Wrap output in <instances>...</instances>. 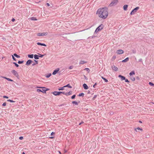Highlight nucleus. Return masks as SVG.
<instances>
[{"instance_id":"62","label":"nucleus","mask_w":154,"mask_h":154,"mask_svg":"<svg viewBox=\"0 0 154 154\" xmlns=\"http://www.w3.org/2000/svg\"><path fill=\"white\" fill-rule=\"evenodd\" d=\"M153 103L154 104V103Z\"/></svg>"},{"instance_id":"20","label":"nucleus","mask_w":154,"mask_h":154,"mask_svg":"<svg viewBox=\"0 0 154 154\" xmlns=\"http://www.w3.org/2000/svg\"><path fill=\"white\" fill-rule=\"evenodd\" d=\"M128 5H125L123 6V9L125 11H126L127 9V8H128Z\"/></svg>"},{"instance_id":"11","label":"nucleus","mask_w":154,"mask_h":154,"mask_svg":"<svg viewBox=\"0 0 154 154\" xmlns=\"http://www.w3.org/2000/svg\"><path fill=\"white\" fill-rule=\"evenodd\" d=\"M134 130L136 132H138L139 131H143V129L142 128H140L139 127H138L137 128H135L134 129Z\"/></svg>"},{"instance_id":"31","label":"nucleus","mask_w":154,"mask_h":154,"mask_svg":"<svg viewBox=\"0 0 154 154\" xmlns=\"http://www.w3.org/2000/svg\"><path fill=\"white\" fill-rule=\"evenodd\" d=\"M72 103L73 104H75L76 105H78V103L76 101H73L72 102Z\"/></svg>"},{"instance_id":"16","label":"nucleus","mask_w":154,"mask_h":154,"mask_svg":"<svg viewBox=\"0 0 154 154\" xmlns=\"http://www.w3.org/2000/svg\"><path fill=\"white\" fill-rule=\"evenodd\" d=\"M37 44L38 45H42V46H46V45L45 44H43V43H39V42H38L37 43Z\"/></svg>"},{"instance_id":"58","label":"nucleus","mask_w":154,"mask_h":154,"mask_svg":"<svg viewBox=\"0 0 154 154\" xmlns=\"http://www.w3.org/2000/svg\"><path fill=\"white\" fill-rule=\"evenodd\" d=\"M139 122L140 123H142V122L140 121H139Z\"/></svg>"},{"instance_id":"60","label":"nucleus","mask_w":154,"mask_h":154,"mask_svg":"<svg viewBox=\"0 0 154 154\" xmlns=\"http://www.w3.org/2000/svg\"><path fill=\"white\" fill-rule=\"evenodd\" d=\"M32 65H33V66H34V65H35V64H33Z\"/></svg>"},{"instance_id":"15","label":"nucleus","mask_w":154,"mask_h":154,"mask_svg":"<svg viewBox=\"0 0 154 154\" xmlns=\"http://www.w3.org/2000/svg\"><path fill=\"white\" fill-rule=\"evenodd\" d=\"M119 77L121 78V80H125V78L121 75H119Z\"/></svg>"},{"instance_id":"45","label":"nucleus","mask_w":154,"mask_h":154,"mask_svg":"<svg viewBox=\"0 0 154 154\" xmlns=\"http://www.w3.org/2000/svg\"><path fill=\"white\" fill-rule=\"evenodd\" d=\"M6 105V103H4L3 104H2V106H5Z\"/></svg>"},{"instance_id":"51","label":"nucleus","mask_w":154,"mask_h":154,"mask_svg":"<svg viewBox=\"0 0 154 154\" xmlns=\"http://www.w3.org/2000/svg\"><path fill=\"white\" fill-rule=\"evenodd\" d=\"M37 88H45L44 87H37Z\"/></svg>"},{"instance_id":"43","label":"nucleus","mask_w":154,"mask_h":154,"mask_svg":"<svg viewBox=\"0 0 154 154\" xmlns=\"http://www.w3.org/2000/svg\"><path fill=\"white\" fill-rule=\"evenodd\" d=\"M39 54L40 55V56H39L40 57H42L44 56V55H42L40 54Z\"/></svg>"},{"instance_id":"23","label":"nucleus","mask_w":154,"mask_h":154,"mask_svg":"<svg viewBox=\"0 0 154 154\" xmlns=\"http://www.w3.org/2000/svg\"><path fill=\"white\" fill-rule=\"evenodd\" d=\"M68 87V88H72V87L69 84H68L67 85L63 87Z\"/></svg>"},{"instance_id":"34","label":"nucleus","mask_w":154,"mask_h":154,"mask_svg":"<svg viewBox=\"0 0 154 154\" xmlns=\"http://www.w3.org/2000/svg\"><path fill=\"white\" fill-rule=\"evenodd\" d=\"M13 63L17 67H18L19 66V65L16 63L14 62Z\"/></svg>"},{"instance_id":"56","label":"nucleus","mask_w":154,"mask_h":154,"mask_svg":"<svg viewBox=\"0 0 154 154\" xmlns=\"http://www.w3.org/2000/svg\"><path fill=\"white\" fill-rule=\"evenodd\" d=\"M58 152L60 154H61V152L60 151H58Z\"/></svg>"},{"instance_id":"61","label":"nucleus","mask_w":154,"mask_h":154,"mask_svg":"<svg viewBox=\"0 0 154 154\" xmlns=\"http://www.w3.org/2000/svg\"><path fill=\"white\" fill-rule=\"evenodd\" d=\"M35 61H36V63H37V61H36V60H35Z\"/></svg>"},{"instance_id":"46","label":"nucleus","mask_w":154,"mask_h":154,"mask_svg":"<svg viewBox=\"0 0 154 154\" xmlns=\"http://www.w3.org/2000/svg\"><path fill=\"white\" fill-rule=\"evenodd\" d=\"M3 97L4 98H8V97L7 96H3Z\"/></svg>"},{"instance_id":"54","label":"nucleus","mask_w":154,"mask_h":154,"mask_svg":"<svg viewBox=\"0 0 154 154\" xmlns=\"http://www.w3.org/2000/svg\"><path fill=\"white\" fill-rule=\"evenodd\" d=\"M72 66H70V67H69V69H72Z\"/></svg>"},{"instance_id":"7","label":"nucleus","mask_w":154,"mask_h":154,"mask_svg":"<svg viewBox=\"0 0 154 154\" xmlns=\"http://www.w3.org/2000/svg\"><path fill=\"white\" fill-rule=\"evenodd\" d=\"M62 93V92H57L54 91L52 93V94L54 95H59Z\"/></svg>"},{"instance_id":"44","label":"nucleus","mask_w":154,"mask_h":154,"mask_svg":"<svg viewBox=\"0 0 154 154\" xmlns=\"http://www.w3.org/2000/svg\"><path fill=\"white\" fill-rule=\"evenodd\" d=\"M19 139L22 140L23 139V137H19Z\"/></svg>"},{"instance_id":"32","label":"nucleus","mask_w":154,"mask_h":154,"mask_svg":"<svg viewBox=\"0 0 154 154\" xmlns=\"http://www.w3.org/2000/svg\"><path fill=\"white\" fill-rule=\"evenodd\" d=\"M149 84L151 86H154V84L150 82H149Z\"/></svg>"},{"instance_id":"47","label":"nucleus","mask_w":154,"mask_h":154,"mask_svg":"<svg viewBox=\"0 0 154 154\" xmlns=\"http://www.w3.org/2000/svg\"><path fill=\"white\" fill-rule=\"evenodd\" d=\"M96 85H97V83H95V84L94 85H93V87H94V88H95V86H96Z\"/></svg>"},{"instance_id":"26","label":"nucleus","mask_w":154,"mask_h":154,"mask_svg":"<svg viewBox=\"0 0 154 154\" xmlns=\"http://www.w3.org/2000/svg\"><path fill=\"white\" fill-rule=\"evenodd\" d=\"M3 77L4 78L7 79L9 81H11V82H12V81H13L12 80V79H9V78H6V77Z\"/></svg>"},{"instance_id":"59","label":"nucleus","mask_w":154,"mask_h":154,"mask_svg":"<svg viewBox=\"0 0 154 154\" xmlns=\"http://www.w3.org/2000/svg\"><path fill=\"white\" fill-rule=\"evenodd\" d=\"M22 154H25V153L24 152H23L22 153Z\"/></svg>"},{"instance_id":"36","label":"nucleus","mask_w":154,"mask_h":154,"mask_svg":"<svg viewBox=\"0 0 154 154\" xmlns=\"http://www.w3.org/2000/svg\"><path fill=\"white\" fill-rule=\"evenodd\" d=\"M23 62V61H19L18 63L19 64H21V63H22Z\"/></svg>"},{"instance_id":"41","label":"nucleus","mask_w":154,"mask_h":154,"mask_svg":"<svg viewBox=\"0 0 154 154\" xmlns=\"http://www.w3.org/2000/svg\"><path fill=\"white\" fill-rule=\"evenodd\" d=\"M75 97V95H74L72 96L71 98L72 99H73Z\"/></svg>"},{"instance_id":"18","label":"nucleus","mask_w":154,"mask_h":154,"mask_svg":"<svg viewBox=\"0 0 154 154\" xmlns=\"http://www.w3.org/2000/svg\"><path fill=\"white\" fill-rule=\"evenodd\" d=\"M87 63L86 62L84 61V60H81L79 62V64H83L86 63Z\"/></svg>"},{"instance_id":"53","label":"nucleus","mask_w":154,"mask_h":154,"mask_svg":"<svg viewBox=\"0 0 154 154\" xmlns=\"http://www.w3.org/2000/svg\"><path fill=\"white\" fill-rule=\"evenodd\" d=\"M66 93H65V92H62V93H61V94H65Z\"/></svg>"},{"instance_id":"12","label":"nucleus","mask_w":154,"mask_h":154,"mask_svg":"<svg viewBox=\"0 0 154 154\" xmlns=\"http://www.w3.org/2000/svg\"><path fill=\"white\" fill-rule=\"evenodd\" d=\"M83 86L85 89L87 90L88 88V87L86 84H83Z\"/></svg>"},{"instance_id":"28","label":"nucleus","mask_w":154,"mask_h":154,"mask_svg":"<svg viewBox=\"0 0 154 154\" xmlns=\"http://www.w3.org/2000/svg\"><path fill=\"white\" fill-rule=\"evenodd\" d=\"M51 74L49 73V74H48L46 75L45 76L46 78H48L50 76H51Z\"/></svg>"},{"instance_id":"5","label":"nucleus","mask_w":154,"mask_h":154,"mask_svg":"<svg viewBox=\"0 0 154 154\" xmlns=\"http://www.w3.org/2000/svg\"><path fill=\"white\" fill-rule=\"evenodd\" d=\"M48 34V33L47 32H43V33H38L37 34V35L38 36H44Z\"/></svg>"},{"instance_id":"10","label":"nucleus","mask_w":154,"mask_h":154,"mask_svg":"<svg viewBox=\"0 0 154 154\" xmlns=\"http://www.w3.org/2000/svg\"><path fill=\"white\" fill-rule=\"evenodd\" d=\"M60 69L59 68H57L52 73V74L55 75L59 71Z\"/></svg>"},{"instance_id":"9","label":"nucleus","mask_w":154,"mask_h":154,"mask_svg":"<svg viewBox=\"0 0 154 154\" xmlns=\"http://www.w3.org/2000/svg\"><path fill=\"white\" fill-rule=\"evenodd\" d=\"M116 53L118 54H122L124 53V51L122 50H119L117 51Z\"/></svg>"},{"instance_id":"40","label":"nucleus","mask_w":154,"mask_h":154,"mask_svg":"<svg viewBox=\"0 0 154 154\" xmlns=\"http://www.w3.org/2000/svg\"><path fill=\"white\" fill-rule=\"evenodd\" d=\"M12 57L14 60L16 61V60L13 55H12Z\"/></svg>"},{"instance_id":"27","label":"nucleus","mask_w":154,"mask_h":154,"mask_svg":"<svg viewBox=\"0 0 154 154\" xmlns=\"http://www.w3.org/2000/svg\"><path fill=\"white\" fill-rule=\"evenodd\" d=\"M28 57L30 58H33V54H30V55H28Z\"/></svg>"},{"instance_id":"52","label":"nucleus","mask_w":154,"mask_h":154,"mask_svg":"<svg viewBox=\"0 0 154 154\" xmlns=\"http://www.w3.org/2000/svg\"><path fill=\"white\" fill-rule=\"evenodd\" d=\"M83 123V122H81V123L79 124V125H81L82 124V123Z\"/></svg>"},{"instance_id":"38","label":"nucleus","mask_w":154,"mask_h":154,"mask_svg":"<svg viewBox=\"0 0 154 154\" xmlns=\"http://www.w3.org/2000/svg\"><path fill=\"white\" fill-rule=\"evenodd\" d=\"M64 88L63 87H62V88H60L58 90L60 91V90H64Z\"/></svg>"},{"instance_id":"57","label":"nucleus","mask_w":154,"mask_h":154,"mask_svg":"<svg viewBox=\"0 0 154 154\" xmlns=\"http://www.w3.org/2000/svg\"><path fill=\"white\" fill-rule=\"evenodd\" d=\"M50 138H51V139H53L54 138V137H50Z\"/></svg>"},{"instance_id":"6","label":"nucleus","mask_w":154,"mask_h":154,"mask_svg":"<svg viewBox=\"0 0 154 154\" xmlns=\"http://www.w3.org/2000/svg\"><path fill=\"white\" fill-rule=\"evenodd\" d=\"M12 73L16 77L18 76V74L17 72L14 70H13L11 71Z\"/></svg>"},{"instance_id":"22","label":"nucleus","mask_w":154,"mask_h":154,"mask_svg":"<svg viewBox=\"0 0 154 154\" xmlns=\"http://www.w3.org/2000/svg\"><path fill=\"white\" fill-rule=\"evenodd\" d=\"M101 77L105 81V82H108V80L105 78L103 77V76H102Z\"/></svg>"},{"instance_id":"1","label":"nucleus","mask_w":154,"mask_h":154,"mask_svg":"<svg viewBox=\"0 0 154 154\" xmlns=\"http://www.w3.org/2000/svg\"><path fill=\"white\" fill-rule=\"evenodd\" d=\"M108 14L107 10L103 8L99 9L97 11V14L98 16L103 19H105L107 17Z\"/></svg>"},{"instance_id":"39","label":"nucleus","mask_w":154,"mask_h":154,"mask_svg":"<svg viewBox=\"0 0 154 154\" xmlns=\"http://www.w3.org/2000/svg\"><path fill=\"white\" fill-rule=\"evenodd\" d=\"M84 95V94L83 93H81V94H80L79 96L80 97V96H83V95Z\"/></svg>"},{"instance_id":"13","label":"nucleus","mask_w":154,"mask_h":154,"mask_svg":"<svg viewBox=\"0 0 154 154\" xmlns=\"http://www.w3.org/2000/svg\"><path fill=\"white\" fill-rule=\"evenodd\" d=\"M32 62V60H29L27 61V62L26 63V65H29Z\"/></svg>"},{"instance_id":"24","label":"nucleus","mask_w":154,"mask_h":154,"mask_svg":"<svg viewBox=\"0 0 154 154\" xmlns=\"http://www.w3.org/2000/svg\"><path fill=\"white\" fill-rule=\"evenodd\" d=\"M14 56L17 57V58H20V56L19 55H17L16 54H14Z\"/></svg>"},{"instance_id":"19","label":"nucleus","mask_w":154,"mask_h":154,"mask_svg":"<svg viewBox=\"0 0 154 154\" xmlns=\"http://www.w3.org/2000/svg\"><path fill=\"white\" fill-rule=\"evenodd\" d=\"M72 92L70 91L69 92H67V93H66L65 94V95L67 96V95H71L72 94Z\"/></svg>"},{"instance_id":"48","label":"nucleus","mask_w":154,"mask_h":154,"mask_svg":"<svg viewBox=\"0 0 154 154\" xmlns=\"http://www.w3.org/2000/svg\"><path fill=\"white\" fill-rule=\"evenodd\" d=\"M15 20L14 18L12 19L11 20L12 22H14L15 21Z\"/></svg>"},{"instance_id":"33","label":"nucleus","mask_w":154,"mask_h":154,"mask_svg":"<svg viewBox=\"0 0 154 154\" xmlns=\"http://www.w3.org/2000/svg\"><path fill=\"white\" fill-rule=\"evenodd\" d=\"M31 19L32 20H37L36 19V18H34L33 17H32L31 18Z\"/></svg>"},{"instance_id":"50","label":"nucleus","mask_w":154,"mask_h":154,"mask_svg":"<svg viewBox=\"0 0 154 154\" xmlns=\"http://www.w3.org/2000/svg\"><path fill=\"white\" fill-rule=\"evenodd\" d=\"M47 5L48 6H50V4L48 3H47Z\"/></svg>"},{"instance_id":"8","label":"nucleus","mask_w":154,"mask_h":154,"mask_svg":"<svg viewBox=\"0 0 154 154\" xmlns=\"http://www.w3.org/2000/svg\"><path fill=\"white\" fill-rule=\"evenodd\" d=\"M48 90V89H46H46H42V90H41L40 89H38L37 90V91L38 92H42L43 93H45L46 91H47Z\"/></svg>"},{"instance_id":"17","label":"nucleus","mask_w":154,"mask_h":154,"mask_svg":"<svg viewBox=\"0 0 154 154\" xmlns=\"http://www.w3.org/2000/svg\"><path fill=\"white\" fill-rule=\"evenodd\" d=\"M129 60V58L128 57H127L126 58H125V59L123 60L122 62H127Z\"/></svg>"},{"instance_id":"4","label":"nucleus","mask_w":154,"mask_h":154,"mask_svg":"<svg viewBox=\"0 0 154 154\" xmlns=\"http://www.w3.org/2000/svg\"><path fill=\"white\" fill-rule=\"evenodd\" d=\"M139 7H137L134 8L131 12V15L134 14H135V13L139 9Z\"/></svg>"},{"instance_id":"35","label":"nucleus","mask_w":154,"mask_h":154,"mask_svg":"<svg viewBox=\"0 0 154 154\" xmlns=\"http://www.w3.org/2000/svg\"><path fill=\"white\" fill-rule=\"evenodd\" d=\"M7 101H8V102H11V103H13V102H14V101L12 100H7Z\"/></svg>"},{"instance_id":"21","label":"nucleus","mask_w":154,"mask_h":154,"mask_svg":"<svg viewBox=\"0 0 154 154\" xmlns=\"http://www.w3.org/2000/svg\"><path fill=\"white\" fill-rule=\"evenodd\" d=\"M135 75V72L134 71H132L129 73V75L130 76H131L132 75Z\"/></svg>"},{"instance_id":"3","label":"nucleus","mask_w":154,"mask_h":154,"mask_svg":"<svg viewBox=\"0 0 154 154\" xmlns=\"http://www.w3.org/2000/svg\"><path fill=\"white\" fill-rule=\"evenodd\" d=\"M118 2V0H113L109 4V6L110 7L112 6L117 4Z\"/></svg>"},{"instance_id":"37","label":"nucleus","mask_w":154,"mask_h":154,"mask_svg":"<svg viewBox=\"0 0 154 154\" xmlns=\"http://www.w3.org/2000/svg\"><path fill=\"white\" fill-rule=\"evenodd\" d=\"M116 56H113L112 58V60H115L116 59Z\"/></svg>"},{"instance_id":"49","label":"nucleus","mask_w":154,"mask_h":154,"mask_svg":"<svg viewBox=\"0 0 154 154\" xmlns=\"http://www.w3.org/2000/svg\"><path fill=\"white\" fill-rule=\"evenodd\" d=\"M54 132H52V133H51V135H54Z\"/></svg>"},{"instance_id":"42","label":"nucleus","mask_w":154,"mask_h":154,"mask_svg":"<svg viewBox=\"0 0 154 154\" xmlns=\"http://www.w3.org/2000/svg\"><path fill=\"white\" fill-rule=\"evenodd\" d=\"M125 82H129V81H128V80L127 79H125Z\"/></svg>"},{"instance_id":"14","label":"nucleus","mask_w":154,"mask_h":154,"mask_svg":"<svg viewBox=\"0 0 154 154\" xmlns=\"http://www.w3.org/2000/svg\"><path fill=\"white\" fill-rule=\"evenodd\" d=\"M112 69L115 71H117L118 70V68L115 66H113L112 67Z\"/></svg>"},{"instance_id":"2","label":"nucleus","mask_w":154,"mask_h":154,"mask_svg":"<svg viewBox=\"0 0 154 154\" xmlns=\"http://www.w3.org/2000/svg\"><path fill=\"white\" fill-rule=\"evenodd\" d=\"M103 24L100 25L96 29V30L95 31V32H94L95 33H97L99 31H100V30L102 29H103Z\"/></svg>"},{"instance_id":"55","label":"nucleus","mask_w":154,"mask_h":154,"mask_svg":"<svg viewBox=\"0 0 154 154\" xmlns=\"http://www.w3.org/2000/svg\"><path fill=\"white\" fill-rule=\"evenodd\" d=\"M67 152V151H66V150H64V153H66V152Z\"/></svg>"},{"instance_id":"29","label":"nucleus","mask_w":154,"mask_h":154,"mask_svg":"<svg viewBox=\"0 0 154 154\" xmlns=\"http://www.w3.org/2000/svg\"><path fill=\"white\" fill-rule=\"evenodd\" d=\"M84 70H86L87 71L88 73H89L90 71L89 69H88V68H86L84 69Z\"/></svg>"},{"instance_id":"25","label":"nucleus","mask_w":154,"mask_h":154,"mask_svg":"<svg viewBox=\"0 0 154 154\" xmlns=\"http://www.w3.org/2000/svg\"><path fill=\"white\" fill-rule=\"evenodd\" d=\"M38 57H39V56L37 55H35L34 56V57L35 59H38V58H39Z\"/></svg>"},{"instance_id":"30","label":"nucleus","mask_w":154,"mask_h":154,"mask_svg":"<svg viewBox=\"0 0 154 154\" xmlns=\"http://www.w3.org/2000/svg\"><path fill=\"white\" fill-rule=\"evenodd\" d=\"M131 79L133 81L135 80V78L134 77H131Z\"/></svg>"}]
</instances>
